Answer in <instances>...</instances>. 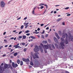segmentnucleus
<instances>
[{
    "label": "nucleus",
    "mask_w": 73,
    "mask_h": 73,
    "mask_svg": "<svg viewBox=\"0 0 73 73\" xmlns=\"http://www.w3.org/2000/svg\"><path fill=\"white\" fill-rule=\"evenodd\" d=\"M40 68H41V69H42V68H43V66H40Z\"/></svg>",
    "instance_id": "bf43d9fd"
},
{
    "label": "nucleus",
    "mask_w": 73,
    "mask_h": 73,
    "mask_svg": "<svg viewBox=\"0 0 73 73\" xmlns=\"http://www.w3.org/2000/svg\"><path fill=\"white\" fill-rule=\"evenodd\" d=\"M3 67H1V66H0V73H2L3 72Z\"/></svg>",
    "instance_id": "39448f33"
},
{
    "label": "nucleus",
    "mask_w": 73,
    "mask_h": 73,
    "mask_svg": "<svg viewBox=\"0 0 73 73\" xmlns=\"http://www.w3.org/2000/svg\"><path fill=\"white\" fill-rule=\"evenodd\" d=\"M5 34H6V32H5L3 33V35H5Z\"/></svg>",
    "instance_id": "680f3d73"
},
{
    "label": "nucleus",
    "mask_w": 73,
    "mask_h": 73,
    "mask_svg": "<svg viewBox=\"0 0 73 73\" xmlns=\"http://www.w3.org/2000/svg\"><path fill=\"white\" fill-rule=\"evenodd\" d=\"M42 5H44V4L43 3H41L39 5V6H41Z\"/></svg>",
    "instance_id": "4be33fe9"
},
{
    "label": "nucleus",
    "mask_w": 73,
    "mask_h": 73,
    "mask_svg": "<svg viewBox=\"0 0 73 73\" xmlns=\"http://www.w3.org/2000/svg\"><path fill=\"white\" fill-rule=\"evenodd\" d=\"M1 6L2 7H5V3L4 1H1Z\"/></svg>",
    "instance_id": "7ed1b4c3"
},
{
    "label": "nucleus",
    "mask_w": 73,
    "mask_h": 73,
    "mask_svg": "<svg viewBox=\"0 0 73 73\" xmlns=\"http://www.w3.org/2000/svg\"><path fill=\"white\" fill-rule=\"evenodd\" d=\"M40 45L42 46L44 48V52L46 53L47 51H46V49H49V47L47 45H44V46L42 43L40 44Z\"/></svg>",
    "instance_id": "f03ea898"
},
{
    "label": "nucleus",
    "mask_w": 73,
    "mask_h": 73,
    "mask_svg": "<svg viewBox=\"0 0 73 73\" xmlns=\"http://www.w3.org/2000/svg\"><path fill=\"white\" fill-rule=\"evenodd\" d=\"M31 38H32L33 39H35V38H36V37L33 36H31Z\"/></svg>",
    "instance_id": "a211bd4d"
},
{
    "label": "nucleus",
    "mask_w": 73,
    "mask_h": 73,
    "mask_svg": "<svg viewBox=\"0 0 73 73\" xmlns=\"http://www.w3.org/2000/svg\"><path fill=\"white\" fill-rule=\"evenodd\" d=\"M8 46V45H6L5 46V48H7Z\"/></svg>",
    "instance_id": "4d7b16f0"
},
{
    "label": "nucleus",
    "mask_w": 73,
    "mask_h": 73,
    "mask_svg": "<svg viewBox=\"0 0 73 73\" xmlns=\"http://www.w3.org/2000/svg\"><path fill=\"white\" fill-rule=\"evenodd\" d=\"M54 14H55V13H57V11H54Z\"/></svg>",
    "instance_id": "13d9d810"
},
{
    "label": "nucleus",
    "mask_w": 73,
    "mask_h": 73,
    "mask_svg": "<svg viewBox=\"0 0 73 73\" xmlns=\"http://www.w3.org/2000/svg\"><path fill=\"white\" fill-rule=\"evenodd\" d=\"M18 66V65H17V64H15L14 65V68H16V67H17V66Z\"/></svg>",
    "instance_id": "2eb2a0df"
},
{
    "label": "nucleus",
    "mask_w": 73,
    "mask_h": 73,
    "mask_svg": "<svg viewBox=\"0 0 73 73\" xmlns=\"http://www.w3.org/2000/svg\"><path fill=\"white\" fill-rule=\"evenodd\" d=\"M21 47H20V46H19V47H18L19 49H21Z\"/></svg>",
    "instance_id": "0e129e2a"
},
{
    "label": "nucleus",
    "mask_w": 73,
    "mask_h": 73,
    "mask_svg": "<svg viewBox=\"0 0 73 73\" xmlns=\"http://www.w3.org/2000/svg\"><path fill=\"white\" fill-rule=\"evenodd\" d=\"M22 32H22V31H20L19 33V35H20V34H21V33H22Z\"/></svg>",
    "instance_id": "c9c22d12"
},
{
    "label": "nucleus",
    "mask_w": 73,
    "mask_h": 73,
    "mask_svg": "<svg viewBox=\"0 0 73 73\" xmlns=\"http://www.w3.org/2000/svg\"><path fill=\"white\" fill-rule=\"evenodd\" d=\"M8 49H9V50H11V48H8Z\"/></svg>",
    "instance_id": "774afa93"
},
{
    "label": "nucleus",
    "mask_w": 73,
    "mask_h": 73,
    "mask_svg": "<svg viewBox=\"0 0 73 73\" xmlns=\"http://www.w3.org/2000/svg\"><path fill=\"white\" fill-rule=\"evenodd\" d=\"M29 68L30 69H31V68H32V67L31 66H29Z\"/></svg>",
    "instance_id": "c03bdc74"
},
{
    "label": "nucleus",
    "mask_w": 73,
    "mask_h": 73,
    "mask_svg": "<svg viewBox=\"0 0 73 73\" xmlns=\"http://www.w3.org/2000/svg\"><path fill=\"white\" fill-rule=\"evenodd\" d=\"M62 25H65V22H63L62 23Z\"/></svg>",
    "instance_id": "58836bf2"
},
{
    "label": "nucleus",
    "mask_w": 73,
    "mask_h": 73,
    "mask_svg": "<svg viewBox=\"0 0 73 73\" xmlns=\"http://www.w3.org/2000/svg\"><path fill=\"white\" fill-rule=\"evenodd\" d=\"M14 47H15V49H16V48H19V47H20V46H17L16 45H15L14 46Z\"/></svg>",
    "instance_id": "ddd939ff"
},
{
    "label": "nucleus",
    "mask_w": 73,
    "mask_h": 73,
    "mask_svg": "<svg viewBox=\"0 0 73 73\" xmlns=\"http://www.w3.org/2000/svg\"><path fill=\"white\" fill-rule=\"evenodd\" d=\"M70 15H71L70 14H67V16H70Z\"/></svg>",
    "instance_id": "3c124183"
},
{
    "label": "nucleus",
    "mask_w": 73,
    "mask_h": 73,
    "mask_svg": "<svg viewBox=\"0 0 73 73\" xmlns=\"http://www.w3.org/2000/svg\"><path fill=\"white\" fill-rule=\"evenodd\" d=\"M40 8V9H42L44 8V6H41Z\"/></svg>",
    "instance_id": "7c9ffc66"
},
{
    "label": "nucleus",
    "mask_w": 73,
    "mask_h": 73,
    "mask_svg": "<svg viewBox=\"0 0 73 73\" xmlns=\"http://www.w3.org/2000/svg\"><path fill=\"white\" fill-rule=\"evenodd\" d=\"M4 41H5V42H7V40L5 39L4 40Z\"/></svg>",
    "instance_id": "4c0bfd02"
},
{
    "label": "nucleus",
    "mask_w": 73,
    "mask_h": 73,
    "mask_svg": "<svg viewBox=\"0 0 73 73\" xmlns=\"http://www.w3.org/2000/svg\"><path fill=\"white\" fill-rule=\"evenodd\" d=\"M46 30H48L49 29V27H47L46 28Z\"/></svg>",
    "instance_id": "6e6d98bb"
},
{
    "label": "nucleus",
    "mask_w": 73,
    "mask_h": 73,
    "mask_svg": "<svg viewBox=\"0 0 73 73\" xmlns=\"http://www.w3.org/2000/svg\"><path fill=\"white\" fill-rule=\"evenodd\" d=\"M37 31H40V28H38L37 29Z\"/></svg>",
    "instance_id": "37998d69"
},
{
    "label": "nucleus",
    "mask_w": 73,
    "mask_h": 73,
    "mask_svg": "<svg viewBox=\"0 0 73 73\" xmlns=\"http://www.w3.org/2000/svg\"><path fill=\"white\" fill-rule=\"evenodd\" d=\"M14 39V37H12V38H10L11 40H13V39Z\"/></svg>",
    "instance_id": "a18cd8bd"
},
{
    "label": "nucleus",
    "mask_w": 73,
    "mask_h": 73,
    "mask_svg": "<svg viewBox=\"0 0 73 73\" xmlns=\"http://www.w3.org/2000/svg\"><path fill=\"white\" fill-rule=\"evenodd\" d=\"M20 19H21V17H19L17 19V20H20Z\"/></svg>",
    "instance_id": "69168bd1"
},
{
    "label": "nucleus",
    "mask_w": 73,
    "mask_h": 73,
    "mask_svg": "<svg viewBox=\"0 0 73 73\" xmlns=\"http://www.w3.org/2000/svg\"><path fill=\"white\" fill-rule=\"evenodd\" d=\"M64 72H65L66 73H69V72L67 71H65V70H64Z\"/></svg>",
    "instance_id": "473e14b6"
},
{
    "label": "nucleus",
    "mask_w": 73,
    "mask_h": 73,
    "mask_svg": "<svg viewBox=\"0 0 73 73\" xmlns=\"http://www.w3.org/2000/svg\"><path fill=\"white\" fill-rule=\"evenodd\" d=\"M70 59L71 60H73V56H72L71 57H70Z\"/></svg>",
    "instance_id": "cd10ccee"
},
{
    "label": "nucleus",
    "mask_w": 73,
    "mask_h": 73,
    "mask_svg": "<svg viewBox=\"0 0 73 73\" xmlns=\"http://www.w3.org/2000/svg\"><path fill=\"white\" fill-rule=\"evenodd\" d=\"M18 54V53H17V52H16L13 55L14 56H17Z\"/></svg>",
    "instance_id": "dca6fc26"
},
{
    "label": "nucleus",
    "mask_w": 73,
    "mask_h": 73,
    "mask_svg": "<svg viewBox=\"0 0 73 73\" xmlns=\"http://www.w3.org/2000/svg\"><path fill=\"white\" fill-rule=\"evenodd\" d=\"M23 39H25V38H26V36L25 35H24L23 36Z\"/></svg>",
    "instance_id": "412c9836"
},
{
    "label": "nucleus",
    "mask_w": 73,
    "mask_h": 73,
    "mask_svg": "<svg viewBox=\"0 0 73 73\" xmlns=\"http://www.w3.org/2000/svg\"><path fill=\"white\" fill-rule=\"evenodd\" d=\"M20 65L21 66H22L23 65V62L22 61H21Z\"/></svg>",
    "instance_id": "5701e85b"
},
{
    "label": "nucleus",
    "mask_w": 73,
    "mask_h": 73,
    "mask_svg": "<svg viewBox=\"0 0 73 73\" xmlns=\"http://www.w3.org/2000/svg\"><path fill=\"white\" fill-rule=\"evenodd\" d=\"M54 39L55 42H56V43L58 42V39H57V38H56V37H54Z\"/></svg>",
    "instance_id": "20e7f679"
},
{
    "label": "nucleus",
    "mask_w": 73,
    "mask_h": 73,
    "mask_svg": "<svg viewBox=\"0 0 73 73\" xmlns=\"http://www.w3.org/2000/svg\"><path fill=\"white\" fill-rule=\"evenodd\" d=\"M30 35V34H29V33L27 34H26V35L27 36H29Z\"/></svg>",
    "instance_id": "de8ad7c7"
},
{
    "label": "nucleus",
    "mask_w": 73,
    "mask_h": 73,
    "mask_svg": "<svg viewBox=\"0 0 73 73\" xmlns=\"http://www.w3.org/2000/svg\"><path fill=\"white\" fill-rule=\"evenodd\" d=\"M58 33L59 35H61V32L60 31H58Z\"/></svg>",
    "instance_id": "f3484780"
},
{
    "label": "nucleus",
    "mask_w": 73,
    "mask_h": 73,
    "mask_svg": "<svg viewBox=\"0 0 73 73\" xmlns=\"http://www.w3.org/2000/svg\"><path fill=\"white\" fill-rule=\"evenodd\" d=\"M39 47L40 48V50L41 52H43V49L42 48V47H41V46H39Z\"/></svg>",
    "instance_id": "0eeeda50"
},
{
    "label": "nucleus",
    "mask_w": 73,
    "mask_h": 73,
    "mask_svg": "<svg viewBox=\"0 0 73 73\" xmlns=\"http://www.w3.org/2000/svg\"><path fill=\"white\" fill-rule=\"evenodd\" d=\"M45 36L46 37H48V34L46 35Z\"/></svg>",
    "instance_id": "49530a36"
},
{
    "label": "nucleus",
    "mask_w": 73,
    "mask_h": 73,
    "mask_svg": "<svg viewBox=\"0 0 73 73\" xmlns=\"http://www.w3.org/2000/svg\"><path fill=\"white\" fill-rule=\"evenodd\" d=\"M35 48H34V50L36 53H34V56H33L34 59L35 58H38V56L37 54H38V51H39V48H38V47L37 45H36L35 46Z\"/></svg>",
    "instance_id": "f257e3e1"
},
{
    "label": "nucleus",
    "mask_w": 73,
    "mask_h": 73,
    "mask_svg": "<svg viewBox=\"0 0 73 73\" xmlns=\"http://www.w3.org/2000/svg\"><path fill=\"white\" fill-rule=\"evenodd\" d=\"M48 41L49 42H51V41H50V39H48Z\"/></svg>",
    "instance_id": "e433bc0d"
},
{
    "label": "nucleus",
    "mask_w": 73,
    "mask_h": 73,
    "mask_svg": "<svg viewBox=\"0 0 73 73\" xmlns=\"http://www.w3.org/2000/svg\"><path fill=\"white\" fill-rule=\"evenodd\" d=\"M27 50V49L26 48H25L24 49V51L25 52H26V51Z\"/></svg>",
    "instance_id": "864d4df0"
},
{
    "label": "nucleus",
    "mask_w": 73,
    "mask_h": 73,
    "mask_svg": "<svg viewBox=\"0 0 73 73\" xmlns=\"http://www.w3.org/2000/svg\"><path fill=\"white\" fill-rule=\"evenodd\" d=\"M34 13H35V10H33V12H32L33 14L34 15Z\"/></svg>",
    "instance_id": "79ce46f5"
},
{
    "label": "nucleus",
    "mask_w": 73,
    "mask_h": 73,
    "mask_svg": "<svg viewBox=\"0 0 73 73\" xmlns=\"http://www.w3.org/2000/svg\"><path fill=\"white\" fill-rule=\"evenodd\" d=\"M33 45V44H32L31 45V47H32Z\"/></svg>",
    "instance_id": "603ef678"
},
{
    "label": "nucleus",
    "mask_w": 73,
    "mask_h": 73,
    "mask_svg": "<svg viewBox=\"0 0 73 73\" xmlns=\"http://www.w3.org/2000/svg\"><path fill=\"white\" fill-rule=\"evenodd\" d=\"M69 8V7H68L65 8V9H68Z\"/></svg>",
    "instance_id": "ea45409f"
},
{
    "label": "nucleus",
    "mask_w": 73,
    "mask_h": 73,
    "mask_svg": "<svg viewBox=\"0 0 73 73\" xmlns=\"http://www.w3.org/2000/svg\"><path fill=\"white\" fill-rule=\"evenodd\" d=\"M29 59L27 58V59H26V60L25 62H29Z\"/></svg>",
    "instance_id": "4468645a"
},
{
    "label": "nucleus",
    "mask_w": 73,
    "mask_h": 73,
    "mask_svg": "<svg viewBox=\"0 0 73 73\" xmlns=\"http://www.w3.org/2000/svg\"><path fill=\"white\" fill-rule=\"evenodd\" d=\"M26 59L25 58L23 59V61H25V62Z\"/></svg>",
    "instance_id": "72a5a7b5"
},
{
    "label": "nucleus",
    "mask_w": 73,
    "mask_h": 73,
    "mask_svg": "<svg viewBox=\"0 0 73 73\" xmlns=\"http://www.w3.org/2000/svg\"><path fill=\"white\" fill-rule=\"evenodd\" d=\"M3 48V46H1L0 47V49H2V48Z\"/></svg>",
    "instance_id": "f704fd0d"
},
{
    "label": "nucleus",
    "mask_w": 73,
    "mask_h": 73,
    "mask_svg": "<svg viewBox=\"0 0 73 73\" xmlns=\"http://www.w3.org/2000/svg\"><path fill=\"white\" fill-rule=\"evenodd\" d=\"M24 24L25 26H26V25H28V24H29V23H27L25 22V23H24Z\"/></svg>",
    "instance_id": "f8f14e48"
},
{
    "label": "nucleus",
    "mask_w": 73,
    "mask_h": 73,
    "mask_svg": "<svg viewBox=\"0 0 73 73\" xmlns=\"http://www.w3.org/2000/svg\"><path fill=\"white\" fill-rule=\"evenodd\" d=\"M19 38H22V36H19Z\"/></svg>",
    "instance_id": "5fc2aeb1"
},
{
    "label": "nucleus",
    "mask_w": 73,
    "mask_h": 73,
    "mask_svg": "<svg viewBox=\"0 0 73 73\" xmlns=\"http://www.w3.org/2000/svg\"><path fill=\"white\" fill-rule=\"evenodd\" d=\"M29 32V31L27 30L26 31V32H25V33H28Z\"/></svg>",
    "instance_id": "c756f323"
},
{
    "label": "nucleus",
    "mask_w": 73,
    "mask_h": 73,
    "mask_svg": "<svg viewBox=\"0 0 73 73\" xmlns=\"http://www.w3.org/2000/svg\"><path fill=\"white\" fill-rule=\"evenodd\" d=\"M52 47L53 49H55V47H54V45H53L52 44Z\"/></svg>",
    "instance_id": "bb28decb"
},
{
    "label": "nucleus",
    "mask_w": 73,
    "mask_h": 73,
    "mask_svg": "<svg viewBox=\"0 0 73 73\" xmlns=\"http://www.w3.org/2000/svg\"><path fill=\"white\" fill-rule=\"evenodd\" d=\"M48 46L50 48H50H51V46H52V45L51 44H49Z\"/></svg>",
    "instance_id": "a878e982"
},
{
    "label": "nucleus",
    "mask_w": 73,
    "mask_h": 73,
    "mask_svg": "<svg viewBox=\"0 0 73 73\" xmlns=\"http://www.w3.org/2000/svg\"><path fill=\"white\" fill-rule=\"evenodd\" d=\"M30 65H32V66H33V63L32 62H31V63H30Z\"/></svg>",
    "instance_id": "393cba45"
},
{
    "label": "nucleus",
    "mask_w": 73,
    "mask_h": 73,
    "mask_svg": "<svg viewBox=\"0 0 73 73\" xmlns=\"http://www.w3.org/2000/svg\"><path fill=\"white\" fill-rule=\"evenodd\" d=\"M27 17H25L24 18V20H27Z\"/></svg>",
    "instance_id": "8fccbe9b"
},
{
    "label": "nucleus",
    "mask_w": 73,
    "mask_h": 73,
    "mask_svg": "<svg viewBox=\"0 0 73 73\" xmlns=\"http://www.w3.org/2000/svg\"><path fill=\"white\" fill-rule=\"evenodd\" d=\"M23 28H24V25H22L21 27V29H23Z\"/></svg>",
    "instance_id": "c85d7f7f"
},
{
    "label": "nucleus",
    "mask_w": 73,
    "mask_h": 73,
    "mask_svg": "<svg viewBox=\"0 0 73 73\" xmlns=\"http://www.w3.org/2000/svg\"><path fill=\"white\" fill-rule=\"evenodd\" d=\"M22 44V45H23V46L25 45V43H21V44Z\"/></svg>",
    "instance_id": "b1692460"
},
{
    "label": "nucleus",
    "mask_w": 73,
    "mask_h": 73,
    "mask_svg": "<svg viewBox=\"0 0 73 73\" xmlns=\"http://www.w3.org/2000/svg\"><path fill=\"white\" fill-rule=\"evenodd\" d=\"M44 32H45V31H43V33H42V34H44Z\"/></svg>",
    "instance_id": "e2e57ef3"
},
{
    "label": "nucleus",
    "mask_w": 73,
    "mask_h": 73,
    "mask_svg": "<svg viewBox=\"0 0 73 73\" xmlns=\"http://www.w3.org/2000/svg\"><path fill=\"white\" fill-rule=\"evenodd\" d=\"M9 47H12V45L11 44L10 46H9Z\"/></svg>",
    "instance_id": "338daca9"
},
{
    "label": "nucleus",
    "mask_w": 73,
    "mask_h": 73,
    "mask_svg": "<svg viewBox=\"0 0 73 73\" xmlns=\"http://www.w3.org/2000/svg\"><path fill=\"white\" fill-rule=\"evenodd\" d=\"M12 66L13 68L15 67V63L14 62H12Z\"/></svg>",
    "instance_id": "6ab92c4d"
},
{
    "label": "nucleus",
    "mask_w": 73,
    "mask_h": 73,
    "mask_svg": "<svg viewBox=\"0 0 73 73\" xmlns=\"http://www.w3.org/2000/svg\"><path fill=\"white\" fill-rule=\"evenodd\" d=\"M55 35L56 37L58 39H60V36H59L58 35V34H57V33H55Z\"/></svg>",
    "instance_id": "423d86ee"
},
{
    "label": "nucleus",
    "mask_w": 73,
    "mask_h": 73,
    "mask_svg": "<svg viewBox=\"0 0 73 73\" xmlns=\"http://www.w3.org/2000/svg\"><path fill=\"white\" fill-rule=\"evenodd\" d=\"M62 37L63 38H65V33H62Z\"/></svg>",
    "instance_id": "6e6552de"
},
{
    "label": "nucleus",
    "mask_w": 73,
    "mask_h": 73,
    "mask_svg": "<svg viewBox=\"0 0 73 73\" xmlns=\"http://www.w3.org/2000/svg\"><path fill=\"white\" fill-rule=\"evenodd\" d=\"M14 57H13V56H11V58H14Z\"/></svg>",
    "instance_id": "052dcab7"
},
{
    "label": "nucleus",
    "mask_w": 73,
    "mask_h": 73,
    "mask_svg": "<svg viewBox=\"0 0 73 73\" xmlns=\"http://www.w3.org/2000/svg\"><path fill=\"white\" fill-rule=\"evenodd\" d=\"M31 54L32 56V57H33V56H34V55H33V52H31Z\"/></svg>",
    "instance_id": "2f4dec72"
},
{
    "label": "nucleus",
    "mask_w": 73,
    "mask_h": 73,
    "mask_svg": "<svg viewBox=\"0 0 73 73\" xmlns=\"http://www.w3.org/2000/svg\"><path fill=\"white\" fill-rule=\"evenodd\" d=\"M20 60H17V63L18 64H20Z\"/></svg>",
    "instance_id": "aec40b11"
},
{
    "label": "nucleus",
    "mask_w": 73,
    "mask_h": 73,
    "mask_svg": "<svg viewBox=\"0 0 73 73\" xmlns=\"http://www.w3.org/2000/svg\"><path fill=\"white\" fill-rule=\"evenodd\" d=\"M44 24H41V25H40V26H41V27H42V26H43V25H44Z\"/></svg>",
    "instance_id": "09e8293b"
},
{
    "label": "nucleus",
    "mask_w": 73,
    "mask_h": 73,
    "mask_svg": "<svg viewBox=\"0 0 73 73\" xmlns=\"http://www.w3.org/2000/svg\"><path fill=\"white\" fill-rule=\"evenodd\" d=\"M28 25H27L25 27V28H28Z\"/></svg>",
    "instance_id": "a19ab883"
},
{
    "label": "nucleus",
    "mask_w": 73,
    "mask_h": 73,
    "mask_svg": "<svg viewBox=\"0 0 73 73\" xmlns=\"http://www.w3.org/2000/svg\"><path fill=\"white\" fill-rule=\"evenodd\" d=\"M8 65L5 64L4 65V68H5V69H6V68H8Z\"/></svg>",
    "instance_id": "1a4fd4ad"
},
{
    "label": "nucleus",
    "mask_w": 73,
    "mask_h": 73,
    "mask_svg": "<svg viewBox=\"0 0 73 73\" xmlns=\"http://www.w3.org/2000/svg\"><path fill=\"white\" fill-rule=\"evenodd\" d=\"M62 19V18H60L58 19H57L56 21H60V20H61Z\"/></svg>",
    "instance_id": "9b49d317"
},
{
    "label": "nucleus",
    "mask_w": 73,
    "mask_h": 73,
    "mask_svg": "<svg viewBox=\"0 0 73 73\" xmlns=\"http://www.w3.org/2000/svg\"><path fill=\"white\" fill-rule=\"evenodd\" d=\"M42 43H43V44H47V42L46 40H43L42 42Z\"/></svg>",
    "instance_id": "9d476101"
}]
</instances>
